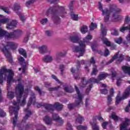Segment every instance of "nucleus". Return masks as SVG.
<instances>
[{
	"instance_id": "obj_57",
	"label": "nucleus",
	"mask_w": 130,
	"mask_h": 130,
	"mask_svg": "<svg viewBox=\"0 0 130 130\" xmlns=\"http://www.w3.org/2000/svg\"><path fill=\"white\" fill-rule=\"evenodd\" d=\"M91 88H92V86L91 85H90L89 88H88L87 89H86V92L87 93H88V92H90V91H91Z\"/></svg>"
},
{
	"instance_id": "obj_12",
	"label": "nucleus",
	"mask_w": 130,
	"mask_h": 130,
	"mask_svg": "<svg viewBox=\"0 0 130 130\" xmlns=\"http://www.w3.org/2000/svg\"><path fill=\"white\" fill-rule=\"evenodd\" d=\"M17 25H18V21H17V20H12L7 24L6 28L8 29V30H11V29L16 28Z\"/></svg>"
},
{
	"instance_id": "obj_10",
	"label": "nucleus",
	"mask_w": 130,
	"mask_h": 130,
	"mask_svg": "<svg viewBox=\"0 0 130 130\" xmlns=\"http://www.w3.org/2000/svg\"><path fill=\"white\" fill-rule=\"evenodd\" d=\"M104 44H105L107 46H110L111 50H114L116 49V45L115 44H111V43L105 37L102 38Z\"/></svg>"
},
{
	"instance_id": "obj_60",
	"label": "nucleus",
	"mask_w": 130,
	"mask_h": 130,
	"mask_svg": "<svg viewBox=\"0 0 130 130\" xmlns=\"http://www.w3.org/2000/svg\"><path fill=\"white\" fill-rule=\"evenodd\" d=\"M24 111H25V112H27V113H28V114H30L31 113V111L28 109H25Z\"/></svg>"
},
{
	"instance_id": "obj_45",
	"label": "nucleus",
	"mask_w": 130,
	"mask_h": 130,
	"mask_svg": "<svg viewBox=\"0 0 130 130\" xmlns=\"http://www.w3.org/2000/svg\"><path fill=\"white\" fill-rule=\"evenodd\" d=\"M0 116L1 117H4V116H6V113L3 111H0Z\"/></svg>"
},
{
	"instance_id": "obj_32",
	"label": "nucleus",
	"mask_w": 130,
	"mask_h": 130,
	"mask_svg": "<svg viewBox=\"0 0 130 130\" xmlns=\"http://www.w3.org/2000/svg\"><path fill=\"white\" fill-rule=\"evenodd\" d=\"M77 129L78 130H86L87 127L82 125H79L77 126Z\"/></svg>"
},
{
	"instance_id": "obj_25",
	"label": "nucleus",
	"mask_w": 130,
	"mask_h": 130,
	"mask_svg": "<svg viewBox=\"0 0 130 130\" xmlns=\"http://www.w3.org/2000/svg\"><path fill=\"white\" fill-rule=\"evenodd\" d=\"M76 121L77 122H79V123H82V122L84 121V118L79 115H78V117H77V118L76 119Z\"/></svg>"
},
{
	"instance_id": "obj_64",
	"label": "nucleus",
	"mask_w": 130,
	"mask_h": 130,
	"mask_svg": "<svg viewBox=\"0 0 130 130\" xmlns=\"http://www.w3.org/2000/svg\"><path fill=\"white\" fill-rule=\"evenodd\" d=\"M98 118L99 120H100V121H103V118L102 117H101V116H99V117H98Z\"/></svg>"
},
{
	"instance_id": "obj_43",
	"label": "nucleus",
	"mask_w": 130,
	"mask_h": 130,
	"mask_svg": "<svg viewBox=\"0 0 130 130\" xmlns=\"http://www.w3.org/2000/svg\"><path fill=\"white\" fill-rule=\"evenodd\" d=\"M67 130H73V128L72 127V125H71V124L68 123L67 124Z\"/></svg>"
},
{
	"instance_id": "obj_36",
	"label": "nucleus",
	"mask_w": 130,
	"mask_h": 130,
	"mask_svg": "<svg viewBox=\"0 0 130 130\" xmlns=\"http://www.w3.org/2000/svg\"><path fill=\"white\" fill-rule=\"evenodd\" d=\"M47 18H45V19H43L41 21V24H42V25H45V24H46V23H47Z\"/></svg>"
},
{
	"instance_id": "obj_6",
	"label": "nucleus",
	"mask_w": 130,
	"mask_h": 130,
	"mask_svg": "<svg viewBox=\"0 0 130 130\" xmlns=\"http://www.w3.org/2000/svg\"><path fill=\"white\" fill-rule=\"evenodd\" d=\"M5 33H3V37H5L6 39H12L15 40L18 38V36L23 35V32L21 30L16 29L14 30L13 32L9 33L5 30Z\"/></svg>"
},
{
	"instance_id": "obj_13",
	"label": "nucleus",
	"mask_w": 130,
	"mask_h": 130,
	"mask_svg": "<svg viewBox=\"0 0 130 130\" xmlns=\"http://www.w3.org/2000/svg\"><path fill=\"white\" fill-rule=\"evenodd\" d=\"M12 10L15 12L18 16H20L22 13V10L21 9V6L19 4H15L12 8Z\"/></svg>"
},
{
	"instance_id": "obj_47",
	"label": "nucleus",
	"mask_w": 130,
	"mask_h": 130,
	"mask_svg": "<svg viewBox=\"0 0 130 130\" xmlns=\"http://www.w3.org/2000/svg\"><path fill=\"white\" fill-rule=\"evenodd\" d=\"M90 105V101L89 100V99H86L85 101V106H89Z\"/></svg>"
},
{
	"instance_id": "obj_8",
	"label": "nucleus",
	"mask_w": 130,
	"mask_h": 130,
	"mask_svg": "<svg viewBox=\"0 0 130 130\" xmlns=\"http://www.w3.org/2000/svg\"><path fill=\"white\" fill-rule=\"evenodd\" d=\"M106 77H108V74L105 73H103L99 76L98 79H95L93 78H92L88 82H87L86 79H84L80 83V86L81 87H84V86H86V84H89V83H99V81L104 80Z\"/></svg>"
},
{
	"instance_id": "obj_40",
	"label": "nucleus",
	"mask_w": 130,
	"mask_h": 130,
	"mask_svg": "<svg viewBox=\"0 0 130 130\" xmlns=\"http://www.w3.org/2000/svg\"><path fill=\"white\" fill-rule=\"evenodd\" d=\"M46 34L47 36H51L52 35V31L51 30H47L46 31Z\"/></svg>"
},
{
	"instance_id": "obj_50",
	"label": "nucleus",
	"mask_w": 130,
	"mask_h": 130,
	"mask_svg": "<svg viewBox=\"0 0 130 130\" xmlns=\"http://www.w3.org/2000/svg\"><path fill=\"white\" fill-rule=\"evenodd\" d=\"M111 102H112V100H111V96H108V104H111Z\"/></svg>"
},
{
	"instance_id": "obj_15",
	"label": "nucleus",
	"mask_w": 130,
	"mask_h": 130,
	"mask_svg": "<svg viewBox=\"0 0 130 130\" xmlns=\"http://www.w3.org/2000/svg\"><path fill=\"white\" fill-rule=\"evenodd\" d=\"M44 62H52L53 61V57L51 55H47L43 58Z\"/></svg>"
},
{
	"instance_id": "obj_24",
	"label": "nucleus",
	"mask_w": 130,
	"mask_h": 130,
	"mask_svg": "<svg viewBox=\"0 0 130 130\" xmlns=\"http://www.w3.org/2000/svg\"><path fill=\"white\" fill-rule=\"evenodd\" d=\"M20 54H21L24 56V57H27V55L26 54V51L23 49H19L18 50Z\"/></svg>"
},
{
	"instance_id": "obj_4",
	"label": "nucleus",
	"mask_w": 130,
	"mask_h": 130,
	"mask_svg": "<svg viewBox=\"0 0 130 130\" xmlns=\"http://www.w3.org/2000/svg\"><path fill=\"white\" fill-rule=\"evenodd\" d=\"M5 76V78H7L8 84H11V83H15L16 80L13 77H14V71L7 69L5 68H3L0 71V84L3 83V76Z\"/></svg>"
},
{
	"instance_id": "obj_62",
	"label": "nucleus",
	"mask_w": 130,
	"mask_h": 130,
	"mask_svg": "<svg viewBox=\"0 0 130 130\" xmlns=\"http://www.w3.org/2000/svg\"><path fill=\"white\" fill-rule=\"evenodd\" d=\"M28 40H29V37H26L24 38V42H27L28 41Z\"/></svg>"
},
{
	"instance_id": "obj_52",
	"label": "nucleus",
	"mask_w": 130,
	"mask_h": 130,
	"mask_svg": "<svg viewBox=\"0 0 130 130\" xmlns=\"http://www.w3.org/2000/svg\"><path fill=\"white\" fill-rule=\"evenodd\" d=\"M90 63H92L93 64H94V63H95V60L94 59L93 57H91V58L90 59Z\"/></svg>"
},
{
	"instance_id": "obj_33",
	"label": "nucleus",
	"mask_w": 130,
	"mask_h": 130,
	"mask_svg": "<svg viewBox=\"0 0 130 130\" xmlns=\"http://www.w3.org/2000/svg\"><path fill=\"white\" fill-rule=\"evenodd\" d=\"M1 9L4 11L6 14H11V11L8 9V8L6 7H2Z\"/></svg>"
},
{
	"instance_id": "obj_46",
	"label": "nucleus",
	"mask_w": 130,
	"mask_h": 130,
	"mask_svg": "<svg viewBox=\"0 0 130 130\" xmlns=\"http://www.w3.org/2000/svg\"><path fill=\"white\" fill-rule=\"evenodd\" d=\"M52 19L55 21V22H56V21H59V18H58V17H57L56 15H54Z\"/></svg>"
},
{
	"instance_id": "obj_22",
	"label": "nucleus",
	"mask_w": 130,
	"mask_h": 130,
	"mask_svg": "<svg viewBox=\"0 0 130 130\" xmlns=\"http://www.w3.org/2000/svg\"><path fill=\"white\" fill-rule=\"evenodd\" d=\"M80 31L82 34H85L88 32V27L86 25L82 26L80 28Z\"/></svg>"
},
{
	"instance_id": "obj_17",
	"label": "nucleus",
	"mask_w": 130,
	"mask_h": 130,
	"mask_svg": "<svg viewBox=\"0 0 130 130\" xmlns=\"http://www.w3.org/2000/svg\"><path fill=\"white\" fill-rule=\"evenodd\" d=\"M9 21V18H6V17L0 15V26H2V24H6V23H8Z\"/></svg>"
},
{
	"instance_id": "obj_1",
	"label": "nucleus",
	"mask_w": 130,
	"mask_h": 130,
	"mask_svg": "<svg viewBox=\"0 0 130 130\" xmlns=\"http://www.w3.org/2000/svg\"><path fill=\"white\" fill-rule=\"evenodd\" d=\"M29 90L25 89L24 91V86L22 84H18L16 88V94L17 102H13V107H10L9 113L11 115L14 114V118L12 119L14 125H16L17 117H18V110L20 109V106H24L26 104V99Z\"/></svg>"
},
{
	"instance_id": "obj_7",
	"label": "nucleus",
	"mask_w": 130,
	"mask_h": 130,
	"mask_svg": "<svg viewBox=\"0 0 130 130\" xmlns=\"http://www.w3.org/2000/svg\"><path fill=\"white\" fill-rule=\"evenodd\" d=\"M44 121L46 124H50L52 123L53 121H56L59 124V125H62L63 124V120L61 119V118L58 116L56 114L53 115V119L52 120L48 116H46L44 118Z\"/></svg>"
},
{
	"instance_id": "obj_26",
	"label": "nucleus",
	"mask_w": 130,
	"mask_h": 130,
	"mask_svg": "<svg viewBox=\"0 0 130 130\" xmlns=\"http://www.w3.org/2000/svg\"><path fill=\"white\" fill-rule=\"evenodd\" d=\"M114 41L116 43H117V44H121L122 42V38H121V37L116 38L114 39Z\"/></svg>"
},
{
	"instance_id": "obj_59",
	"label": "nucleus",
	"mask_w": 130,
	"mask_h": 130,
	"mask_svg": "<svg viewBox=\"0 0 130 130\" xmlns=\"http://www.w3.org/2000/svg\"><path fill=\"white\" fill-rule=\"evenodd\" d=\"M114 93V91L113 90V89H111V90L110 91V94L111 96H112Z\"/></svg>"
},
{
	"instance_id": "obj_34",
	"label": "nucleus",
	"mask_w": 130,
	"mask_h": 130,
	"mask_svg": "<svg viewBox=\"0 0 130 130\" xmlns=\"http://www.w3.org/2000/svg\"><path fill=\"white\" fill-rule=\"evenodd\" d=\"M111 117L112 118V119H114L115 121H117L118 120L119 118L117 116H116L115 114H112L111 116Z\"/></svg>"
},
{
	"instance_id": "obj_49",
	"label": "nucleus",
	"mask_w": 130,
	"mask_h": 130,
	"mask_svg": "<svg viewBox=\"0 0 130 130\" xmlns=\"http://www.w3.org/2000/svg\"><path fill=\"white\" fill-rule=\"evenodd\" d=\"M101 92L102 94H104L105 95V94H107L108 91L106 89H103L101 90Z\"/></svg>"
},
{
	"instance_id": "obj_18",
	"label": "nucleus",
	"mask_w": 130,
	"mask_h": 130,
	"mask_svg": "<svg viewBox=\"0 0 130 130\" xmlns=\"http://www.w3.org/2000/svg\"><path fill=\"white\" fill-rule=\"evenodd\" d=\"M59 11H60V16H61V17H63V16L67 14V9L63 7H60L59 8Z\"/></svg>"
},
{
	"instance_id": "obj_37",
	"label": "nucleus",
	"mask_w": 130,
	"mask_h": 130,
	"mask_svg": "<svg viewBox=\"0 0 130 130\" xmlns=\"http://www.w3.org/2000/svg\"><path fill=\"white\" fill-rule=\"evenodd\" d=\"M18 60L20 62V63H24V62H25V60L24 59V58L22 57H19L18 58Z\"/></svg>"
},
{
	"instance_id": "obj_41",
	"label": "nucleus",
	"mask_w": 130,
	"mask_h": 130,
	"mask_svg": "<svg viewBox=\"0 0 130 130\" xmlns=\"http://www.w3.org/2000/svg\"><path fill=\"white\" fill-rule=\"evenodd\" d=\"M45 108L47 110H50V109H51V108H52V105H47L45 106Z\"/></svg>"
},
{
	"instance_id": "obj_56",
	"label": "nucleus",
	"mask_w": 130,
	"mask_h": 130,
	"mask_svg": "<svg viewBox=\"0 0 130 130\" xmlns=\"http://www.w3.org/2000/svg\"><path fill=\"white\" fill-rule=\"evenodd\" d=\"M35 90H36V91H38L40 94H41V91L40 90V88H39V87L37 86L36 87Z\"/></svg>"
},
{
	"instance_id": "obj_42",
	"label": "nucleus",
	"mask_w": 130,
	"mask_h": 130,
	"mask_svg": "<svg viewBox=\"0 0 130 130\" xmlns=\"http://www.w3.org/2000/svg\"><path fill=\"white\" fill-rule=\"evenodd\" d=\"M97 72L98 71L95 67V68H93L91 75H96V74H97Z\"/></svg>"
},
{
	"instance_id": "obj_38",
	"label": "nucleus",
	"mask_w": 130,
	"mask_h": 130,
	"mask_svg": "<svg viewBox=\"0 0 130 130\" xmlns=\"http://www.w3.org/2000/svg\"><path fill=\"white\" fill-rule=\"evenodd\" d=\"M114 78H116V72L114 71L112 72V80H114Z\"/></svg>"
},
{
	"instance_id": "obj_61",
	"label": "nucleus",
	"mask_w": 130,
	"mask_h": 130,
	"mask_svg": "<svg viewBox=\"0 0 130 130\" xmlns=\"http://www.w3.org/2000/svg\"><path fill=\"white\" fill-rule=\"evenodd\" d=\"M100 86H101V87H103V88H106L107 86L106 84H104L103 83H100Z\"/></svg>"
},
{
	"instance_id": "obj_31",
	"label": "nucleus",
	"mask_w": 130,
	"mask_h": 130,
	"mask_svg": "<svg viewBox=\"0 0 130 130\" xmlns=\"http://www.w3.org/2000/svg\"><path fill=\"white\" fill-rule=\"evenodd\" d=\"M111 34L112 35H114L115 36H118V31H117V30L115 29H113L111 30Z\"/></svg>"
},
{
	"instance_id": "obj_21",
	"label": "nucleus",
	"mask_w": 130,
	"mask_h": 130,
	"mask_svg": "<svg viewBox=\"0 0 130 130\" xmlns=\"http://www.w3.org/2000/svg\"><path fill=\"white\" fill-rule=\"evenodd\" d=\"M53 107L56 108L57 110H61V109H62L63 106L59 103H55Z\"/></svg>"
},
{
	"instance_id": "obj_14",
	"label": "nucleus",
	"mask_w": 130,
	"mask_h": 130,
	"mask_svg": "<svg viewBox=\"0 0 130 130\" xmlns=\"http://www.w3.org/2000/svg\"><path fill=\"white\" fill-rule=\"evenodd\" d=\"M117 59L119 61H122V60H123V55H120L119 56H118V54H116L114 57H113V58L110 60V61L109 62V63H111V62H112V61H113V60H114L115 59Z\"/></svg>"
},
{
	"instance_id": "obj_58",
	"label": "nucleus",
	"mask_w": 130,
	"mask_h": 130,
	"mask_svg": "<svg viewBox=\"0 0 130 130\" xmlns=\"http://www.w3.org/2000/svg\"><path fill=\"white\" fill-rule=\"evenodd\" d=\"M52 78L54 79V80H55V81H57V82H58L59 83V81L58 80H57V78H56V77L54 75H52Z\"/></svg>"
},
{
	"instance_id": "obj_16",
	"label": "nucleus",
	"mask_w": 130,
	"mask_h": 130,
	"mask_svg": "<svg viewBox=\"0 0 130 130\" xmlns=\"http://www.w3.org/2000/svg\"><path fill=\"white\" fill-rule=\"evenodd\" d=\"M38 48L40 53H45L46 52H47V51L48 50V48L46 45H43L39 47Z\"/></svg>"
},
{
	"instance_id": "obj_27",
	"label": "nucleus",
	"mask_w": 130,
	"mask_h": 130,
	"mask_svg": "<svg viewBox=\"0 0 130 130\" xmlns=\"http://www.w3.org/2000/svg\"><path fill=\"white\" fill-rule=\"evenodd\" d=\"M14 97V92L12 91H9L8 93V98H9V99H13Z\"/></svg>"
},
{
	"instance_id": "obj_44",
	"label": "nucleus",
	"mask_w": 130,
	"mask_h": 130,
	"mask_svg": "<svg viewBox=\"0 0 130 130\" xmlns=\"http://www.w3.org/2000/svg\"><path fill=\"white\" fill-rule=\"evenodd\" d=\"M121 84V79L117 78V86H119Z\"/></svg>"
},
{
	"instance_id": "obj_28",
	"label": "nucleus",
	"mask_w": 130,
	"mask_h": 130,
	"mask_svg": "<svg viewBox=\"0 0 130 130\" xmlns=\"http://www.w3.org/2000/svg\"><path fill=\"white\" fill-rule=\"evenodd\" d=\"M96 28H97V24L92 22L90 26V30H94Z\"/></svg>"
},
{
	"instance_id": "obj_29",
	"label": "nucleus",
	"mask_w": 130,
	"mask_h": 130,
	"mask_svg": "<svg viewBox=\"0 0 130 130\" xmlns=\"http://www.w3.org/2000/svg\"><path fill=\"white\" fill-rule=\"evenodd\" d=\"M35 3V0H29L26 2L25 6L27 7H29L30 5H32V4H34Z\"/></svg>"
},
{
	"instance_id": "obj_5",
	"label": "nucleus",
	"mask_w": 130,
	"mask_h": 130,
	"mask_svg": "<svg viewBox=\"0 0 130 130\" xmlns=\"http://www.w3.org/2000/svg\"><path fill=\"white\" fill-rule=\"evenodd\" d=\"M3 46L4 48L3 49H2V51H3L4 54L8 59L9 62H13V59H12V56H11L10 49H12L13 50L17 49V47H18V44L12 42H9L7 43L6 45L3 44Z\"/></svg>"
},
{
	"instance_id": "obj_30",
	"label": "nucleus",
	"mask_w": 130,
	"mask_h": 130,
	"mask_svg": "<svg viewBox=\"0 0 130 130\" xmlns=\"http://www.w3.org/2000/svg\"><path fill=\"white\" fill-rule=\"evenodd\" d=\"M91 125H92V128L93 130H99V127L96 124V123L90 122Z\"/></svg>"
},
{
	"instance_id": "obj_39",
	"label": "nucleus",
	"mask_w": 130,
	"mask_h": 130,
	"mask_svg": "<svg viewBox=\"0 0 130 130\" xmlns=\"http://www.w3.org/2000/svg\"><path fill=\"white\" fill-rule=\"evenodd\" d=\"M130 18L128 16H126L125 18V24H127V23H129Z\"/></svg>"
},
{
	"instance_id": "obj_3",
	"label": "nucleus",
	"mask_w": 130,
	"mask_h": 130,
	"mask_svg": "<svg viewBox=\"0 0 130 130\" xmlns=\"http://www.w3.org/2000/svg\"><path fill=\"white\" fill-rule=\"evenodd\" d=\"M99 9L101 11L103 16H104L105 22H108L110 18L111 13L113 14V21L117 22L119 21V12H121V9L117 8V6L115 4L111 5L110 6V10L107 8L103 9V5L101 3H99Z\"/></svg>"
},
{
	"instance_id": "obj_9",
	"label": "nucleus",
	"mask_w": 130,
	"mask_h": 130,
	"mask_svg": "<svg viewBox=\"0 0 130 130\" xmlns=\"http://www.w3.org/2000/svg\"><path fill=\"white\" fill-rule=\"evenodd\" d=\"M130 92V86H129L125 91L124 92L123 95L120 96V94H118L116 98V105H118L119 104L120 101H122V100H124V99H126L128 95H129Z\"/></svg>"
},
{
	"instance_id": "obj_63",
	"label": "nucleus",
	"mask_w": 130,
	"mask_h": 130,
	"mask_svg": "<svg viewBox=\"0 0 130 130\" xmlns=\"http://www.w3.org/2000/svg\"><path fill=\"white\" fill-rule=\"evenodd\" d=\"M64 91H66V92H71V90H70V89H69V88L68 87H65L64 88Z\"/></svg>"
},
{
	"instance_id": "obj_51",
	"label": "nucleus",
	"mask_w": 130,
	"mask_h": 130,
	"mask_svg": "<svg viewBox=\"0 0 130 130\" xmlns=\"http://www.w3.org/2000/svg\"><path fill=\"white\" fill-rule=\"evenodd\" d=\"M108 124V122H104L102 123V126L103 128L106 129V125Z\"/></svg>"
},
{
	"instance_id": "obj_11",
	"label": "nucleus",
	"mask_w": 130,
	"mask_h": 130,
	"mask_svg": "<svg viewBox=\"0 0 130 130\" xmlns=\"http://www.w3.org/2000/svg\"><path fill=\"white\" fill-rule=\"evenodd\" d=\"M75 89L76 90V92L78 95V97L76 100V104L77 105H83V95L80 93V91H79V89L78 87L75 86Z\"/></svg>"
},
{
	"instance_id": "obj_55",
	"label": "nucleus",
	"mask_w": 130,
	"mask_h": 130,
	"mask_svg": "<svg viewBox=\"0 0 130 130\" xmlns=\"http://www.w3.org/2000/svg\"><path fill=\"white\" fill-rule=\"evenodd\" d=\"M68 107L69 109H72V108H74V105L70 104L68 105Z\"/></svg>"
},
{
	"instance_id": "obj_2",
	"label": "nucleus",
	"mask_w": 130,
	"mask_h": 130,
	"mask_svg": "<svg viewBox=\"0 0 130 130\" xmlns=\"http://www.w3.org/2000/svg\"><path fill=\"white\" fill-rule=\"evenodd\" d=\"M77 33H74V35H72L70 37V40L74 43H79V46H75L73 47L72 50L74 52H78L80 55H78V57L80 56H83L84 53L85 52V47L86 45H89L90 40H92L93 37L92 35L89 34L86 37L83 39V41H80V38L77 35Z\"/></svg>"
},
{
	"instance_id": "obj_48",
	"label": "nucleus",
	"mask_w": 130,
	"mask_h": 130,
	"mask_svg": "<svg viewBox=\"0 0 130 130\" xmlns=\"http://www.w3.org/2000/svg\"><path fill=\"white\" fill-rule=\"evenodd\" d=\"M104 55L105 56H108V55H109V50H108V49H105Z\"/></svg>"
},
{
	"instance_id": "obj_19",
	"label": "nucleus",
	"mask_w": 130,
	"mask_h": 130,
	"mask_svg": "<svg viewBox=\"0 0 130 130\" xmlns=\"http://www.w3.org/2000/svg\"><path fill=\"white\" fill-rule=\"evenodd\" d=\"M101 33L103 37L106 36L107 34V29L104 27L103 24L101 25Z\"/></svg>"
},
{
	"instance_id": "obj_35",
	"label": "nucleus",
	"mask_w": 130,
	"mask_h": 130,
	"mask_svg": "<svg viewBox=\"0 0 130 130\" xmlns=\"http://www.w3.org/2000/svg\"><path fill=\"white\" fill-rule=\"evenodd\" d=\"M20 17V20H21L23 22H25V21L26 20V17L23 15V14H20V15H18Z\"/></svg>"
},
{
	"instance_id": "obj_20",
	"label": "nucleus",
	"mask_w": 130,
	"mask_h": 130,
	"mask_svg": "<svg viewBox=\"0 0 130 130\" xmlns=\"http://www.w3.org/2000/svg\"><path fill=\"white\" fill-rule=\"evenodd\" d=\"M35 101H36V99H35V95H33L29 99V100L27 104L28 106H30L31 104H35Z\"/></svg>"
},
{
	"instance_id": "obj_23",
	"label": "nucleus",
	"mask_w": 130,
	"mask_h": 130,
	"mask_svg": "<svg viewBox=\"0 0 130 130\" xmlns=\"http://www.w3.org/2000/svg\"><path fill=\"white\" fill-rule=\"evenodd\" d=\"M71 16L72 19H73V20H74L75 21H78V20H80V19H81V17H79L77 14L71 13Z\"/></svg>"
},
{
	"instance_id": "obj_53",
	"label": "nucleus",
	"mask_w": 130,
	"mask_h": 130,
	"mask_svg": "<svg viewBox=\"0 0 130 130\" xmlns=\"http://www.w3.org/2000/svg\"><path fill=\"white\" fill-rule=\"evenodd\" d=\"M55 90H58V88H57L56 87H51L49 88V91H55Z\"/></svg>"
},
{
	"instance_id": "obj_54",
	"label": "nucleus",
	"mask_w": 130,
	"mask_h": 130,
	"mask_svg": "<svg viewBox=\"0 0 130 130\" xmlns=\"http://www.w3.org/2000/svg\"><path fill=\"white\" fill-rule=\"evenodd\" d=\"M96 47H97V46L96 45H91V48H92L93 51L96 50Z\"/></svg>"
}]
</instances>
